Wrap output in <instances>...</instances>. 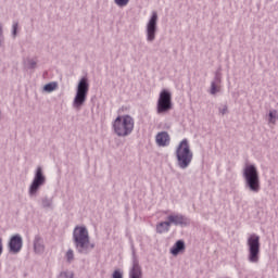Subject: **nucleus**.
<instances>
[{
	"label": "nucleus",
	"instance_id": "2",
	"mask_svg": "<svg viewBox=\"0 0 278 278\" xmlns=\"http://www.w3.org/2000/svg\"><path fill=\"white\" fill-rule=\"evenodd\" d=\"M176 164L181 170H186L192 164L194 153L190 149V141L188 139H182L176 148Z\"/></svg>",
	"mask_w": 278,
	"mask_h": 278
},
{
	"label": "nucleus",
	"instance_id": "18",
	"mask_svg": "<svg viewBox=\"0 0 278 278\" xmlns=\"http://www.w3.org/2000/svg\"><path fill=\"white\" fill-rule=\"evenodd\" d=\"M41 207L43 210H53V198L43 197L40 199Z\"/></svg>",
	"mask_w": 278,
	"mask_h": 278
},
{
	"label": "nucleus",
	"instance_id": "25",
	"mask_svg": "<svg viewBox=\"0 0 278 278\" xmlns=\"http://www.w3.org/2000/svg\"><path fill=\"white\" fill-rule=\"evenodd\" d=\"M130 0H114L115 5L118 8H126V5H129Z\"/></svg>",
	"mask_w": 278,
	"mask_h": 278
},
{
	"label": "nucleus",
	"instance_id": "12",
	"mask_svg": "<svg viewBox=\"0 0 278 278\" xmlns=\"http://www.w3.org/2000/svg\"><path fill=\"white\" fill-rule=\"evenodd\" d=\"M159 147H168L170 144V135L166 131H161L155 137Z\"/></svg>",
	"mask_w": 278,
	"mask_h": 278
},
{
	"label": "nucleus",
	"instance_id": "11",
	"mask_svg": "<svg viewBox=\"0 0 278 278\" xmlns=\"http://www.w3.org/2000/svg\"><path fill=\"white\" fill-rule=\"evenodd\" d=\"M23 249V237L20 233L13 235L9 240L10 253H21Z\"/></svg>",
	"mask_w": 278,
	"mask_h": 278
},
{
	"label": "nucleus",
	"instance_id": "22",
	"mask_svg": "<svg viewBox=\"0 0 278 278\" xmlns=\"http://www.w3.org/2000/svg\"><path fill=\"white\" fill-rule=\"evenodd\" d=\"M65 260L68 264H73V261L75 260V252L73 249L67 250L65 254Z\"/></svg>",
	"mask_w": 278,
	"mask_h": 278
},
{
	"label": "nucleus",
	"instance_id": "3",
	"mask_svg": "<svg viewBox=\"0 0 278 278\" xmlns=\"http://www.w3.org/2000/svg\"><path fill=\"white\" fill-rule=\"evenodd\" d=\"M134 117L131 115H118L113 122V130L119 138H127L134 131Z\"/></svg>",
	"mask_w": 278,
	"mask_h": 278
},
{
	"label": "nucleus",
	"instance_id": "17",
	"mask_svg": "<svg viewBox=\"0 0 278 278\" xmlns=\"http://www.w3.org/2000/svg\"><path fill=\"white\" fill-rule=\"evenodd\" d=\"M90 89V84H88V78L87 77H83L77 86L76 91L78 92H85L88 94V90Z\"/></svg>",
	"mask_w": 278,
	"mask_h": 278
},
{
	"label": "nucleus",
	"instance_id": "1",
	"mask_svg": "<svg viewBox=\"0 0 278 278\" xmlns=\"http://www.w3.org/2000/svg\"><path fill=\"white\" fill-rule=\"evenodd\" d=\"M73 242L77 253L80 255H88L91 249H94V244L90 247V236L88 229L84 226H77L73 231Z\"/></svg>",
	"mask_w": 278,
	"mask_h": 278
},
{
	"label": "nucleus",
	"instance_id": "5",
	"mask_svg": "<svg viewBox=\"0 0 278 278\" xmlns=\"http://www.w3.org/2000/svg\"><path fill=\"white\" fill-rule=\"evenodd\" d=\"M247 245H248V262H250V264H257L260 262V249H261L260 236L255 233L250 235L247 241Z\"/></svg>",
	"mask_w": 278,
	"mask_h": 278
},
{
	"label": "nucleus",
	"instance_id": "28",
	"mask_svg": "<svg viewBox=\"0 0 278 278\" xmlns=\"http://www.w3.org/2000/svg\"><path fill=\"white\" fill-rule=\"evenodd\" d=\"M112 278H123V271H121V269H115L112 274Z\"/></svg>",
	"mask_w": 278,
	"mask_h": 278
},
{
	"label": "nucleus",
	"instance_id": "29",
	"mask_svg": "<svg viewBox=\"0 0 278 278\" xmlns=\"http://www.w3.org/2000/svg\"><path fill=\"white\" fill-rule=\"evenodd\" d=\"M227 112H228L227 104H225L223 108H219V114H222V116H225V114H227Z\"/></svg>",
	"mask_w": 278,
	"mask_h": 278
},
{
	"label": "nucleus",
	"instance_id": "24",
	"mask_svg": "<svg viewBox=\"0 0 278 278\" xmlns=\"http://www.w3.org/2000/svg\"><path fill=\"white\" fill-rule=\"evenodd\" d=\"M269 123H273L275 125L276 121L278 119V112L277 110L269 111Z\"/></svg>",
	"mask_w": 278,
	"mask_h": 278
},
{
	"label": "nucleus",
	"instance_id": "20",
	"mask_svg": "<svg viewBox=\"0 0 278 278\" xmlns=\"http://www.w3.org/2000/svg\"><path fill=\"white\" fill-rule=\"evenodd\" d=\"M24 64L25 68H27L28 71H34V68H36V66L38 65V63L34 59H27Z\"/></svg>",
	"mask_w": 278,
	"mask_h": 278
},
{
	"label": "nucleus",
	"instance_id": "30",
	"mask_svg": "<svg viewBox=\"0 0 278 278\" xmlns=\"http://www.w3.org/2000/svg\"><path fill=\"white\" fill-rule=\"evenodd\" d=\"M3 253V239L0 237V255Z\"/></svg>",
	"mask_w": 278,
	"mask_h": 278
},
{
	"label": "nucleus",
	"instance_id": "7",
	"mask_svg": "<svg viewBox=\"0 0 278 278\" xmlns=\"http://www.w3.org/2000/svg\"><path fill=\"white\" fill-rule=\"evenodd\" d=\"M45 184H47V176H45V173L42 172V167L38 166L36 168L33 181L28 188L29 197H36L40 188L45 186Z\"/></svg>",
	"mask_w": 278,
	"mask_h": 278
},
{
	"label": "nucleus",
	"instance_id": "16",
	"mask_svg": "<svg viewBox=\"0 0 278 278\" xmlns=\"http://www.w3.org/2000/svg\"><path fill=\"white\" fill-rule=\"evenodd\" d=\"M170 231V222H161L156 224V233H168Z\"/></svg>",
	"mask_w": 278,
	"mask_h": 278
},
{
	"label": "nucleus",
	"instance_id": "27",
	"mask_svg": "<svg viewBox=\"0 0 278 278\" xmlns=\"http://www.w3.org/2000/svg\"><path fill=\"white\" fill-rule=\"evenodd\" d=\"M220 85H216L214 83H211V90L210 93L211 94H216L217 92H219L220 89H218Z\"/></svg>",
	"mask_w": 278,
	"mask_h": 278
},
{
	"label": "nucleus",
	"instance_id": "26",
	"mask_svg": "<svg viewBox=\"0 0 278 278\" xmlns=\"http://www.w3.org/2000/svg\"><path fill=\"white\" fill-rule=\"evenodd\" d=\"M16 36H18V22H13L12 38H16Z\"/></svg>",
	"mask_w": 278,
	"mask_h": 278
},
{
	"label": "nucleus",
	"instance_id": "6",
	"mask_svg": "<svg viewBox=\"0 0 278 278\" xmlns=\"http://www.w3.org/2000/svg\"><path fill=\"white\" fill-rule=\"evenodd\" d=\"M170 110H173V93L168 89H163L156 102V113L167 114Z\"/></svg>",
	"mask_w": 278,
	"mask_h": 278
},
{
	"label": "nucleus",
	"instance_id": "9",
	"mask_svg": "<svg viewBox=\"0 0 278 278\" xmlns=\"http://www.w3.org/2000/svg\"><path fill=\"white\" fill-rule=\"evenodd\" d=\"M132 266L129 270L128 278H142V267L136 255V248L131 244Z\"/></svg>",
	"mask_w": 278,
	"mask_h": 278
},
{
	"label": "nucleus",
	"instance_id": "14",
	"mask_svg": "<svg viewBox=\"0 0 278 278\" xmlns=\"http://www.w3.org/2000/svg\"><path fill=\"white\" fill-rule=\"evenodd\" d=\"M86 99H88V93L84 91H76V96L73 101V106L76 109L81 108V105L86 103Z\"/></svg>",
	"mask_w": 278,
	"mask_h": 278
},
{
	"label": "nucleus",
	"instance_id": "8",
	"mask_svg": "<svg viewBox=\"0 0 278 278\" xmlns=\"http://www.w3.org/2000/svg\"><path fill=\"white\" fill-rule=\"evenodd\" d=\"M157 35V12L153 11L151 17L146 25V36L148 42H153Z\"/></svg>",
	"mask_w": 278,
	"mask_h": 278
},
{
	"label": "nucleus",
	"instance_id": "23",
	"mask_svg": "<svg viewBox=\"0 0 278 278\" xmlns=\"http://www.w3.org/2000/svg\"><path fill=\"white\" fill-rule=\"evenodd\" d=\"M58 278H75V273L73 270H63Z\"/></svg>",
	"mask_w": 278,
	"mask_h": 278
},
{
	"label": "nucleus",
	"instance_id": "4",
	"mask_svg": "<svg viewBox=\"0 0 278 278\" xmlns=\"http://www.w3.org/2000/svg\"><path fill=\"white\" fill-rule=\"evenodd\" d=\"M243 179L245 184V188L257 194L260 190H262V186L260 185V173L257 172V167L255 165H247L243 169Z\"/></svg>",
	"mask_w": 278,
	"mask_h": 278
},
{
	"label": "nucleus",
	"instance_id": "10",
	"mask_svg": "<svg viewBox=\"0 0 278 278\" xmlns=\"http://www.w3.org/2000/svg\"><path fill=\"white\" fill-rule=\"evenodd\" d=\"M169 225H175L176 227H190V218L180 213H174L167 216Z\"/></svg>",
	"mask_w": 278,
	"mask_h": 278
},
{
	"label": "nucleus",
	"instance_id": "19",
	"mask_svg": "<svg viewBox=\"0 0 278 278\" xmlns=\"http://www.w3.org/2000/svg\"><path fill=\"white\" fill-rule=\"evenodd\" d=\"M211 84H215L217 86H220V84H223V68L218 67L216 70L214 78L211 81Z\"/></svg>",
	"mask_w": 278,
	"mask_h": 278
},
{
	"label": "nucleus",
	"instance_id": "13",
	"mask_svg": "<svg viewBox=\"0 0 278 278\" xmlns=\"http://www.w3.org/2000/svg\"><path fill=\"white\" fill-rule=\"evenodd\" d=\"M34 251L37 255H42L45 253V239L40 235H36L34 238Z\"/></svg>",
	"mask_w": 278,
	"mask_h": 278
},
{
	"label": "nucleus",
	"instance_id": "31",
	"mask_svg": "<svg viewBox=\"0 0 278 278\" xmlns=\"http://www.w3.org/2000/svg\"><path fill=\"white\" fill-rule=\"evenodd\" d=\"M1 118H3V114H2L1 111H0V121H1Z\"/></svg>",
	"mask_w": 278,
	"mask_h": 278
},
{
	"label": "nucleus",
	"instance_id": "21",
	"mask_svg": "<svg viewBox=\"0 0 278 278\" xmlns=\"http://www.w3.org/2000/svg\"><path fill=\"white\" fill-rule=\"evenodd\" d=\"M56 88H58V83L55 81L48 83L43 86L45 92H53V90H56Z\"/></svg>",
	"mask_w": 278,
	"mask_h": 278
},
{
	"label": "nucleus",
	"instance_id": "15",
	"mask_svg": "<svg viewBox=\"0 0 278 278\" xmlns=\"http://www.w3.org/2000/svg\"><path fill=\"white\" fill-rule=\"evenodd\" d=\"M169 251L174 256L179 255V253H184L186 251V242L184 240L176 241Z\"/></svg>",
	"mask_w": 278,
	"mask_h": 278
}]
</instances>
